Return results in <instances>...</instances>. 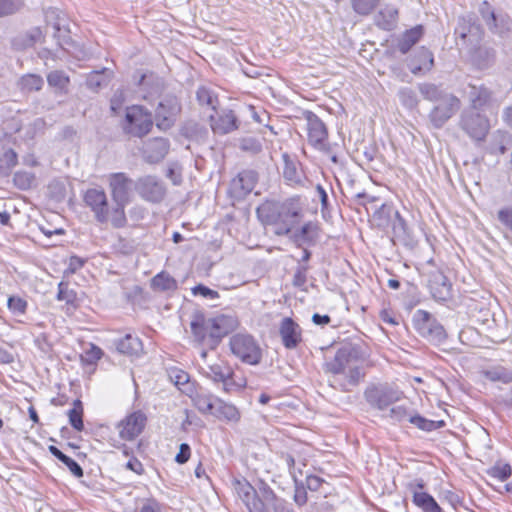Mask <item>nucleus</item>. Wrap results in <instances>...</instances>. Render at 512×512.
Listing matches in <instances>:
<instances>
[{"mask_svg": "<svg viewBox=\"0 0 512 512\" xmlns=\"http://www.w3.org/2000/svg\"><path fill=\"white\" fill-rule=\"evenodd\" d=\"M192 293L195 296H202L206 299L214 300L219 298V293L216 290H212L209 287L198 284L192 288Z\"/></svg>", "mask_w": 512, "mask_h": 512, "instance_id": "nucleus-61", "label": "nucleus"}, {"mask_svg": "<svg viewBox=\"0 0 512 512\" xmlns=\"http://www.w3.org/2000/svg\"><path fill=\"white\" fill-rule=\"evenodd\" d=\"M215 114L209 116L210 127L214 134L226 135L239 128V119L231 109L214 110Z\"/></svg>", "mask_w": 512, "mask_h": 512, "instance_id": "nucleus-18", "label": "nucleus"}, {"mask_svg": "<svg viewBox=\"0 0 512 512\" xmlns=\"http://www.w3.org/2000/svg\"><path fill=\"white\" fill-rule=\"evenodd\" d=\"M258 218L266 225L275 226V234L282 236L291 232L301 217V207L297 200L284 202L266 201L257 208Z\"/></svg>", "mask_w": 512, "mask_h": 512, "instance_id": "nucleus-2", "label": "nucleus"}, {"mask_svg": "<svg viewBox=\"0 0 512 512\" xmlns=\"http://www.w3.org/2000/svg\"><path fill=\"white\" fill-rule=\"evenodd\" d=\"M483 376L491 382L510 384L512 382V369L500 364L489 366L482 371Z\"/></svg>", "mask_w": 512, "mask_h": 512, "instance_id": "nucleus-32", "label": "nucleus"}, {"mask_svg": "<svg viewBox=\"0 0 512 512\" xmlns=\"http://www.w3.org/2000/svg\"><path fill=\"white\" fill-rule=\"evenodd\" d=\"M48 85L56 90V93L66 94L70 84L69 76L61 70H54L47 75Z\"/></svg>", "mask_w": 512, "mask_h": 512, "instance_id": "nucleus-39", "label": "nucleus"}, {"mask_svg": "<svg viewBox=\"0 0 512 512\" xmlns=\"http://www.w3.org/2000/svg\"><path fill=\"white\" fill-rule=\"evenodd\" d=\"M17 163V153L12 148L2 147L0 151V176H8Z\"/></svg>", "mask_w": 512, "mask_h": 512, "instance_id": "nucleus-37", "label": "nucleus"}, {"mask_svg": "<svg viewBox=\"0 0 512 512\" xmlns=\"http://www.w3.org/2000/svg\"><path fill=\"white\" fill-rule=\"evenodd\" d=\"M162 504L154 498L145 499L139 512H162Z\"/></svg>", "mask_w": 512, "mask_h": 512, "instance_id": "nucleus-62", "label": "nucleus"}, {"mask_svg": "<svg viewBox=\"0 0 512 512\" xmlns=\"http://www.w3.org/2000/svg\"><path fill=\"white\" fill-rule=\"evenodd\" d=\"M232 354L248 365H258L262 360V349L255 338L247 333H236L230 337Z\"/></svg>", "mask_w": 512, "mask_h": 512, "instance_id": "nucleus-7", "label": "nucleus"}, {"mask_svg": "<svg viewBox=\"0 0 512 512\" xmlns=\"http://www.w3.org/2000/svg\"><path fill=\"white\" fill-rule=\"evenodd\" d=\"M512 474V467L508 463L497 462L487 470V475L500 481L507 480Z\"/></svg>", "mask_w": 512, "mask_h": 512, "instance_id": "nucleus-49", "label": "nucleus"}, {"mask_svg": "<svg viewBox=\"0 0 512 512\" xmlns=\"http://www.w3.org/2000/svg\"><path fill=\"white\" fill-rule=\"evenodd\" d=\"M117 351L128 356H139L143 351L141 340L132 334H127L116 343Z\"/></svg>", "mask_w": 512, "mask_h": 512, "instance_id": "nucleus-30", "label": "nucleus"}, {"mask_svg": "<svg viewBox=\"0 0 512 512\" xmlns=\"http://www.w3.org/2000/svg\"><path fill=\"white\" fill-rule=\"evenodd\" d=\"M69 423L77 431L84 429L83 406L79 399L74 400L73 408L68 411Z\"/></svg>", "mask_w": 512, "mask_h": 512, "instance_id": "nucleus-44", "label": "nucleus"}, {"mask_svg": "<svg viewBox=\"0 0 512 512\" xmlns=\"http://www.w3.org/2000/svg\"><path fill=\"white\" fill-rule=\"evenodd\" d=\"M258 499L267 510V505L272 506L274 512L276 511V506L279 502H286L284 499L278 498L274 491L265 483H262L259 487Z\"/></svg>", "mask_w": 512, "mask_h": 512, "instance_id": "nucleus-43", "label": "nucleus"}, {"mask_svg": "<svg viewBox=\"0 0 512 512\" xmlns=\"http://www.w3.org/2000/svg\"><path fill=\"white\" fill-rule=\"evenodd\" d=\"M35 174L28 171H17L13 176L14 185L21 190L30 189L35 183Z\"/></svg>", "mask_w": 512, "mask_h": 512, "instance_id": "nucleus-47", "label": "nucleus"}, {"mask_svg": "<svg viewBox=\"0 0 512 512\" xmlns=\"http://www.w3.org/2000/svg\"><path fill=\"white\" fill-rule=\"evenodd\" d=\"M409 422L423 431L430 432L435 430L433 420L426 419L418 414L412 413L411 417L409 418Z\"/></svg>", "mask_w": 512, "mask_h": 512, "instance_id": "nucleus-59", "label": "nucleus"}, {"mask_svg": "<svg viewBox=\"0 0 512 512\" xmlns=\"http://www.w3.org/2000/svg\"><path fill=\"white\" fill-rule=\"evenodd\" d=\"M428 287L436 301L446 302L452 298V285L441 271L430 273Z\"/></svg>", "mask_w": 512, "mask_h": 512, "instance_id": "nucleus-22", "label": "nucleus"}, {"mask_svg": "<svg viewBox=\"0 0 512 512\" xmlns=\"http://www.w3.org/2000/svg\"><path fill=\"white\" fill-rule=\"evenodd\" d=\"M203 374L215 383L221 382L223 390L226 392L235 391L245 386L244 381L235 379L232 367L221 359L203 368Z\"/></svg>", "mask_w": 512, "mask_h": 512, "instance_id": "nucleus-10", "label": "nucleus"}, {"mask_svg": "<svg viewBox=\"0 0 512 512\" xmlns=\"http://www.w3.org/2000/svg\"><path fill=\"white\" fill-rule=\"evenodd\" d=\"M217 397L211 394L197 393L193 398L194 406L203 414H211L213 412L214 404Z\"/></svg>", "mask_w": 512, "mask_h": 512, "instance_id": "nucleus-42", "label": "nucleus"}, {"mask_svg": "<svg viewBox=\"0 0 512 512\" xmlns=\"http://www.w3.org/2000/svg\"><path fill=\"white\" fill-rule=\"evenodd\" d=\"M211 414L219 420H226L230 422H238L240 419L238 409L234 405L226 403L220 398H218L214 404L213 412Z\"/></svg>", "mask_w": 512, "mask_h": 512, "instance_id": "nucleus-33", "label": "nucleus"}, {"mask_svg": "<svg viewBox=\"0 0 512 512\" xmlns=\"http://www.w3.org/2000/svg\"><path fill=\"white\" fill-rule=\"evenodd\" d=\"M44 85L43 78L38 74L28 73L20 77L17 86L23 93L40 91Z\"/></svg>", "mask_w": 512, "mask_h": 512, "instance_id": "nucleus-36", "label": "nucleus"}, {"mask_svg": "<svg viewBox=\"0 0 512 512\" xmlns=\"http://www.w3.org/2000/svg\"><path fill=\"white\" fill-rule=\"evenodd\" d=\"M154 125L152 113L142 105H132L126 108L122 123L123 132L129 136L143 138L152 130Z\"/></svg>", "mask_w": 512, "mask_h": 512, "instance_id": "nucleus-4", "label": "nucleus"}, {"mask_svg": "<svg viewBox=\"0 0 512 512\" xmlns=\"http://www.w3.org/2000/svg\"><path fill=\"white\" fill-rule=\"evenodd\" d=\"M147 423V416L141 410L128 414L117 424L119 437L125 441L136 439L144 430Z\"/></svg>", "mask_w": 512, "mask_h": 512, "instance_id": "nucleus-15", "label": "nucleus"}, {"mask_svg": "<svg viewBox=\"0 0 512 512\" xmlns=\"http://www.w3.org/2000/svg\"><path fill=\"white\" fill-rule=\"evenodd\" d=\"M362 358L361 347L356 344H344L334 358L326 362V371L335 377L332 386L342 392H348L364 378V371L357 365Z\"/></svg>", "mask_w": 512, "mask_h": 512, "instance_id": "nucleus-1", "label": "nucleus"}, {"mask_svg": "<svg viewBox=\"0 0 512 512\" xmlns=\"http://www.w3.org/2000/svg\"><path fill=\"white\" fill-rule=\"evenodd\" d=\"M196 98L200 105H206L216 110L217 96L209 88L205 86L199 87L196 92Z\"/></svg>", "mask_w": 512, "mask_h": 512, "instance_id": "nucleus-48", "label": "nucleus"}, {"mask_svg": "<svg viewBox=\"0 0 512 512\" xmlns=\"http://www.w3.org/2000/svg\"><path fill=\"white\" fill-rule=\"evenodd\" d=\"M309 270L308 264H299L293 276V285L295 287H302L307 282V272Z\"/></svg>", "mask_w": 512, "mask_h": 512, "instance_id": "nucleus-60", "label": "nucleus"}, {"mask_svg": "<svg viewBox=\"0 0 512 512\" xmlns=\"http://www.w3.org/2000/svg\"><path fill=\"white\" fill-rule=\"evenodd\" d=\"M305 120L309 143L317 149H322L328 137L326 125L311 111L305 112Z\"/></svg>", "mask_w": 512, "mask_h": 512, "instance_id": "nucleus-20", "label": "nucleus"}, {"mask_svg": "<svg viewBox=\"0 0 512 512\" xmlns=\"http://www.w3.org/2000/svg\"><path fill=\"white\" fill-rule=\"evenodd\" d=\"M412 412H409L408 409L403 405L393 406L389 411V418L396 422H403L405 420L409 421Z\"/></svg>", "mask_w": 512, "mask_h": 512, "instance_id": "nucleus-55", "label": "nucleus"}, {"mask_svg": "<svg viewBox=\"0 0 512 512\" xmlns=\"http://www.w3.org/2000/svg\"><path fill=\"white\" fill-rule=\"evenodd\" d=\"M170 142L164 137L148 139L143 144V158L146 162L154 164L162 161L169 152Z\"/></svg>", "mask_w": 512, "mask_h": 512, "instance_id": "nucleus-21", "label": "nucleus"}, {"mask_svg": "<svg viewBox=\"0 0 512 512\" xmlns=\"http://www.w3.org/2000/svg\"><path fill=\"white\" fill-rule=\"evenodd\" d=\"M279 334L282 343L287 349H294L302 341V331L300 326L290 317L282 319L279 326Z\"/></svg>", "mask_w": 512, "mask_h": 512, "instance_id": "nucleus-23", "label": "nucleus"}, {"mask_svg": "<svg viewBox=\"0 0 512 512\" xmlns=\"http://www.w3.org/2000/svg\"><path fill=\"white\" fill-rule=\"evenodd\" d=\"M83 202L91 210L97 222L101 224L111 222V210L107 194L103 188L87 189L83 194Z\"/></svg>", "mask_w": 512, "mask_h": 512, "instance_id": "nucleus-11", "label": "nucleus"}, {"mask_svg": "<svg viewBox=\"0 0 512 512\" xmlns=\"http://www.w3.org/2000/svg\"><path fill=\"white\" fill-rule=\"evenodd\" d=\"M50 196L56 201H61L66 197L65 184L58 180H53L48 186Z\"/></svg>", "mask_w": 512, "mask_h": 512, "instance_id": "nucleus-58", "label": "nucleus"}, {"mask_svg": "<svg viewBox=\"0 0 512 512\" xmlns=\"http://www.w3.org/2000/svg\"><path fill=\"white\" fill-rule=\"evenodd\" d=\"M190 326L195 341L203 343L207 340V345L210 347L209 320L199 316L191 322Z\"/></svg>", "mask_w": 512, "mask_h": 512, "instance_id": "nucleus-35", "label": "nucleus"}, {"mask_svg": "<svg viewBox=\"0 0 512 512\" xmlns=\"http://www.w3.org/2000/svg\"><path fill=\"white\" fill-rule=\"evenodd\" d=\"M23 5V0H0V17L15 13Z\"/></svg>", "mask_w": 512, "mask_h": 512, "instance_id": "nucleus-54", "label": "nucleus"}, {"mask_svg": "<svg viewBox=\"0 0 512 512\" xmlns=\"http://www.w3.org/2000/svg\"><path fill=\"white\" fill-rule=\"evenodd\" d=\"M294 482H295V491H294L293 500L298 507H302L308 501V496H307V491H306L307 488L304 486V484L301 481H298L296 478H294Z\"/></svg>", "mask_w": 512, "mask_h": 512, "instance_id": "nucleus-53", "label": "nucleus"}, {"mask_svg": "<svg viewBox=\"0 0 512 512\" xmlns=\"http://www.w3.org/2000/svg\"><path fill=\"white\" fill-rule=\"evenodd\" d=\"M471 64L479 69L485 70L490 68L496 60V52L493 48L486 45L475 47L470 51Z\"/></svg>", "mask_w": 512, "mask_h": 512, "instance_id": "nucleus-26", "label": "nucleus"}, {"mask_svg": "<svg viewBox=\"0 0 512 512\" xmlns=\"http://www.w3.org/2000/svg\"><path fill=\"white\" fill-rule=\"evenodd\" d=\"M398 97L401 104L408 109H414L418 106V97L415 91L409 87L401 88L398 92Z\"/></svg>", "mask_w": 512, "mask_h": 512, "instance_id": "nucleus-50", "label": "nucleus"}, {"mask_svg": "<svg viewBox=\"0 0 512 512\" xmlns=\"http://www.w3.org/2000/svg\"><path fill=\"white\" fill-rule=\"evenodd\" d=\"M460 99L451 94L438 102L429 112V121L436 129L442 128L460 109Z\"/></svg>", "mask_w": 512, "mask_h": 512, "instance_id": "nucleus-14", "label": "nucleus"}, {"mask_svg": "<svg viewBox=\"0 0 512 512\" xmlns=\"http://www.w3.org/2000/svg\"><path fill=\"white\" fill-rule=\"evenodd\" d=\"M208 320L211 349H214L224 336L234 331L239 325L238 319L232 315H219Z\"/></svg>", "mask_w": 512, "mask_h": 512, "instance_id": "nucleus-17", "label": "nucleus"}, {"mask_svg": "<svg viewBox=\"0 0 512 512\" xmlns=\"http://www.w3.org/2000/svg\"><path fill=\"white\" fill-rule=\"evenodd\" d=\"M284 168L283 177L291 185H302L304 175L299 168V163L290 158L288 154H283Z\"/></svg>", "mask_w": 512, "mask_h": 512, "instance_id": "nucleus-29", "label": "nucleus"}, {"mask_svg": "<svg viewBox=\"0 0 512 512\" xmlns=\"http://www.w3.org/2000/svg\"><path fill=\"white\" fill-rule=\"evenodd\" d=\"M105 69L102 71H92L88 74L86 85L92 91H98L102 86L108 84V77L105 75Z\"/></svg>", "mask_w": 512, "mask_h": 512, "instance_id": "nucleus-46", "label": "nucleus"}, {"mask_svg": "<svg viewBox=\"0 0 512 512\" xmlns=\"http://www.w3.org/2000/svg\"><path fill=\"white\" fill-rule=\"evenodd\" d=\"M418 89L425 100L436 103L452 94L445 92L440 86L433 83H421L418 85Z\"/></svg>", "mask_w": 512, "mask_h": 512, "instance_id": "nucleus-38", "label": "nucleus"}, {"mask_svg": "<svg viewBox=\"0 0 512 512\" xmlns=\"http://www.w3.org/2000/svg\"><path fill=\"white\" fill-rule=\"evenodd\" d=\"M181 112V104L176 96L167 95L157 105L155 109L156 127L162 131L171 129Z\"/></svg>", "mask_w": 512, "mask_h": 512, "instance_id": "nucleus-12", "label": "nucleus"}, {"mask_svg": "<svg viewBox=\"0 0 512 512\" xmlns=\"http://www.w3.org/2000/svg\"><path fill=\"white\" fill-rule=\"evenodd\" d=\"M258 174L254 170H243L232 179L229 187L231 196L236 200L246 197L255 187Z\"/></svg>", "mask_w": 512, "mask_h": 512, "instance_id": "nucleus-19", "label": "nucleus"}, {"mask_svg": "<svg viewBox=\"0 0 512 512\" xmlns=\"http://www.w3.org/2000/svg\"><path fill=\"white\" fill-rule=\"evenodd\" d=\"M48 450L54 457L61 461L75 477H83V469L75 460L64 454L54 445H50Z\"/></svg>", "mask_w": 512, "mask_h": 512, "instance_id": "nucleus-40", "label": "nucleus"}, {"mask_svg": "<svg viewBox=\"0 0 512 512\" xmlns=\"http://www.w3.org/2000/svg\"><path fill=\"white\" fill-rule=\"evenodd\" d=\"M238 147L241 151L251 155H257L262 151L261 141L252 136L240 138L238 140Z\"/></svg>", "mask_w": 512, "mask_h": 512, "instance_id": "nucleus-45", "label": "nucleus"}, {"mask_svg": "<svg viewBox=\"0 0 512 512\" xmlns=\"http://www.w3.org/2000/svg\"><path fill=\"white\" fill-rule=\"evenodd\" d=\"M377 0H352L355 12L361 15L369 14L376 6Z\"/></svg>", "mask_w": 512, "mask_h": 512, "instance_id": "nucleus-57", "label": "nucleus"}, {"mask_svg": "<svg viewBox=\"0 0 512 512\" xmlns=\"http://www.w3.org/2000/svg\"><path fill=\"white\" fill-rule=\"evenodd\" d=\"M459 128L474 142L485 141L491 125L489 118L479 110L464 108L459 116Z\"/></svg>", "mask_w": 512, "mask_h": 512, "instance_id": "nucleus-5", "label": "nucleus"}, {"mask_svg": "<svg viewBox=\"0 0 512 512\" xmlns=\"http://www.w3.org/2000/svg\"><path fill=\"white\" fill-rule=\"evenodd\" d=\"M108 184L114 206L111 209V224L114 228H122L127 223L125 207L130 202L133 180L125 173H111Z\"/></svg>", "mask_w": 512, "mask_h": 512, "instance_id": "nucleus-3", "label": "nucleus"}, {"mask_svg": "<svg viewBox=\"0 0 512 512\" xmlns=\"http://www.w3.org/2000/svg\"><path fill=\"white\" fill-rule=\"evenodd\" d=\"M8 309L14 314V315H24L26 313L27 309V302L18 296H11L8 298Z\"/></svg>", "mask_w": 512, "mask_h": 512, "instance_id": "nucleus-52", "label": "nucleus"}, {"mask_svg": "<svg viewBox=\"0 0 512 512\" xmlns=\"http://www.w3.org/2000/svg\"><path fill=\"white\" fill-rule=\"evenodd\" d=\"M151 287L156 291H173L177 289V281L170 274L162 271L152 278Z\"/></svg>", "mask_w": 512, "mask_h": 512, "instance_id": "nucleus-41", "label": "nucleus"}, {"mask_svg": "<svg viewBox=\"0 0 512 512\" xmlns=\"http://www.w3.org/2000/svg\"><path fill=\"white\" fill-rule=\"evenodd\" d=\"M456 33L460 35L462 39H466L470 35H478L480 33V27L475 23L462 19L459 26L456 28Z\"/></svg>", "mask_w": 512, "mask_h": 512, "instance_id": "nucleus-51", "label": "nucleus"}, {"mask_svg": "<svg viewBox=\"0 0 512 512\" xmlns=\"http://www.w3.org/2000/svg\"><path fill=\"white\" fill-rule=\"evenodd\" d=\"M319 237V229L317 224L313 222L305 223L300 230L294 234L295 241L298 242V246L301 247L303 244L314 245Z\"/></svg>", "mask_w": 512, "mask_h": 512, "instance_id": "nucleus-34", "label": "nucleus"}, {"mask_svg": "<svg viewBox=\"0 0 512 512\" xmlns=\"http://www.w3.org/2000/svg\"><path fill=\"white\" fill-rule=\"evenodd\" d=\"M431 498L432 496L426 492H418L413 490V503L422 510L425 508Z\"/></svg>", "mask_w": 512, "mask_h": 512, "instance_id": "nucleus-64", "label": "nucleus"}, {"mask_svg": "<svg viewBox=\"0 0 512 512\" xmlns=\"http://www.w3.org/2000/svg\"><path fill=\"white\" fill-rule=\"evenodd\" d=\"M57 299L59 301H65L67 304H73L76 300V293L69 289L68 284L60 282L58 285Z\"/></svg>", "mask_w": 512, "mask_h": 512, "instance_id": "nucleus-56", "label": "nucleus"}, {"mask_svg": "<svg viewBox=\"0 0 512 512\" xmlns=\"http://www.w3.org/2000/svg\"><path fill=\"white\" fill-rule=\"evenodd\" d=\"M135 189L146 201L159 203L166 194V188L161 180L152 175L140 177L135 182Z\"/></svg>", "mask_w": 512, "mask_h": 512, "instance_id": "nucleus-16", "label": "nucleus"}, {"mask_svg": "<svg viewBox=\"0 0 512 512\" xmlns=\"http://www.w3.org/2000/svg\"><path fill=\"white\" fill-rule=\"evenodd\" d=\"M46 21L48 26L51 25L53 29V36L57 40L58 45L66 49V46L70 45L72 40L69 36V29L61 24V19L56 10L50 9L46 12Z\"/></svg>", "mask_w": 512, "mask_h": 512, "instance_id": "nucleus-25", "label": "nucleus"}, {"mask_svg": "<svg viewBox=\"0 0 512 512\" xmlns=\"http://www.w3.org/2000/svg\"><path fill=\"white\" fill-rule=\"evenodd\" d=\"M423 32L424 29L422 25H417L405 31L398 39L397 49L402 54L408 53V51L421 39Z\"/></svg>", "mask_w": 512, "mask_h": 512, "instance_id": "nucleus-31", "label": "nucleus"}, {"mask_svg": "<svg viewBox=\"0 0 512 512\" xmlns=\"http://www.w3.org/2000/svg\"><path fill=\"white\" fill-rule=\"evenodd\" d=\"M412 321L417 333L431 344L440 345L447 339L443 325L428 311L417 310Z\"/></svg>", "mask_w": 512, "mask_h": 512, "instance_id": "nucleus-6", "label": "nucleus"}, {"mask_svg": "<svg viewBox=\"0 0 512 512\" xmlns=\"http://www.w3.org/2000/svg\"><path fill=\"white\" fill-rule=\"evenodd\" d=\"M462 93L469 103V109L481 111L492 107L495 102L494 91L484 83H468Z\"/></svg>", "mask_w": 512, "mask_h": 512, "instance_id": "nucleus-13", "label": "nucleus"}, {"mask_svg": "<svg viewBox=\"0 0 512 512\" xmlns=\"http://www.w3.org/2000/svg\"><path fill=\"white\" fill-rule=\"evenodd\" d=\"M180 134L190 141L204 143L208 139L209 132L203 124L195 120H187L182 124Z\"/></svg>", "mask_w": 512, "mask_h": 512, "instance_id": "nucleus-28", "label": "nucleus"}, {"mask_svg": "<svg viewBox=\"0 0 512 512\" xmlns=\"http://www.w3.org/2000/svg\"><path fill=\"white\" fill-rule=\"evenodd\" d=\"M403 393L389 383H371L364 390V398L370 407L379 411L399 401Z\"/></svg>", "mask_w": 512, "mask_h": 512, "instance_id": "nucleus-8", "label": "nucleus"}, {"mask_svg": "<svg viewBox=\"0 0 512 512\" xmlns=\"http://www.w3.org/2000/svg\"><path fill=\"white\" fill-rule=\"evenodd\" d=\"M377 225L380 227L390 226L393 233V240L407 244L410 240V233L406 221L392 206L383 204L374 214Z\"/></svg>", "mask_w": 512, "mask_h": 512, "instance_id": "nucleus-9", "label": "nucleus"}, {"mask_svg": "<svg viewBox=\"0 0 512 512\" xmlns=\"http://www.w3.org/2000/svg\"><path fill=\"white\" fill-rule=\"evenodd\" d=\"M249 512H269L258 499V493L246 480L237 481L235 487Z\"/></svg>", "mask_w": 512, "mask_h": 512, "instance_id": "nucleus-24", "label": "nucleus"}, {"mask_svg": "<svg viewBox=\"0 0 512 512\" xmlns=\"http://www.w3.org/2000/svg\"><path fill=\"white\" fill-rule=\"evenodd\" d=\"M433 66V53L425 47H422L417 51L408 65L410 71L415 75L419 73H427L433 68Z\"/></svg>", "mask_w": 512, "mask_h": 512, "instance_id": "nucleus-27", "label": "nucleus"}, {"mask_svg": "<svg viewBox=\"0 0 512 512\" xmlns=\"http://www.w3.org/2000/svg\"><path fill=\"white\" fill-rule=\"evenodd\" d=\"M170 379L180 388L182 385L188 383L189 375L182 370H172L170 372Z\"/></svg>", "mask_w": 512, "mask_h": 512, "instance_id": "nucleus-63", "label": "nucleus"}]
</instances>
